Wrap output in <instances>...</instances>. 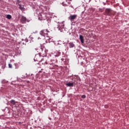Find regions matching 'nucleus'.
Listing matches in <instances>:
<instances>
[{
	"mask_svg": "<svg viewBox=\"0 0 129 129\" xmlns=\"http://www.w3.org/2000/svg\"><path fill=\"white\" fill-rule=\"evenodd\" d=\"M48 68H49V69H52V67H49Z\"/></svg>",
	"mask_w": 129,
	"mask_h": 129,
	"instance_id": "nucleus-15",
	"label": "nucleus"
},
{
	"mask_svg": "<svg viewBox=\"0 0 129 129\" xmlns=\"http://www.w3.org/2000/svg\"><path fill=\"white\" fill-rule=\"evenodd\" d=\"M75 46V45L74 44V43H73V42H70L69 43L70 48H74V47Z\"/></svg>",
	"mask_w": 129,
	"mask_h": 129,
	"instance_id": "nucleus-9",
	"label": "nucleus"
},
{
	"mask_svg": "<svg viewBox=\"0 0 129 129\" xmlns=\"http://www.w3.org/2000/svg\"><path fill=\"white\" fill-rule=\"evenodd\" d=\"M77 18V15H71L70 17L69 18V20H70L71 22H73L75 19Z\"/></svg>",
	"mask_w": 129,
	"mask_h": 129,
	"instance_id": "nucleus-3",
	"label": "nucleus"
},
{
	"mask_svg": "<svg viewBox=\"0 0 129 129\" xmlns=\"http://www.w3.org/2000/svg\"><path fill=\"white\" fill-rule=\"evenodd\" d=\"M100 10V12H102V10H100V9H99Z\"/></svg>",
	"mask_w": 129,
	"mask_h": 129,
	"instance_id": "nucleus-19",
	"label": "nucleus"
},
{
	"mask_svg": "<svg viewBox=\"0 0 129 129\" xmlns=\"http://www.w3.org/2000/svg\"><path fill=\"white\" fill-rule=\"evenodd\" d=\"M66 85L67 86H69V87L73 86V85H74V84H73V83H67Z\"/></svg>",
	"mask_w": 129,
	"mask_h": 129,
	"instance_id": "nucleus-10",
	"label": "nucleus"
},
{
	"mask_svg": "<svg viewBox=\"0 0 129 129\" xmlns=\"http://www.w3.org/2000/svg\"><path fill=\"white\" fill-rule=\"evenodd\" d=\"M45 64H48V62H45Z\"/></svg>",
	"mask_w": 129,
	"mask_h": 129,
	"instance_id": "nucleus-18",
	"label": "nucleus"
},
{
	"mask_svg": "<svg viewBox=\"0 0 129 129\" xmlns=\"http://www.w3.org/2000/svg\"><path fill=\"white\" fill-rule=\"evenodd\" d=\"M19 9L20 10H21V11H22V12H24V11H25V8L23 5H19Z\"/></svg>",
	"mask_w": 129,
	"mask_h": 129,
	"instance_id": "nucleus-7",
	"label": "nucleus"
},
{
	"mask_svg": "<svg viewBox=\"0 0 129 129\" xmlns=\"http://www.w3.org/2000/svg\"><path fill=\"white\" fill-rule=\"evenodd\" d=\"M49 65H52L53 63H48Z\"/></svg>",
	"mask_w": 129,
	"mask_h": 129,
	"instance_id": "nucleus-16",
	"label": "nucleus"
},
{
	"mask_svg": "<svg viewBox=\"0 0 129 129\" xmlns=\"http://www.w3.org/2000/svg\"><path fill=\"white\" fill-rule=\"evenodd\" d=\"M50 33L48 29L42 30L40 31V34L41 36H45V35H48V33Z\"/></svg>",
	"mask_w": 129,
	"mask_h": 129,
	"instance_id": "nucleus-2",
	"label": "nucleus"
},
{
	"mask_svg": "<svg viewBox=\"0 0 129 129\" xmlns=\"http://www.w3.org/2000/svg\"><path fill=\"white\" fill-rule=\"evenodd\" d=\"M36 51L38 50L39 52V55H36L35 57V59H36L37 61L38 62H40L42 61V58H41V55H43V56H46L47 55V51L46 50V49L43 48L41 44H39L37 46L36 48H35Z\"/></svg>",
	"mask_w": 129,
	"mask_h": 129,
	"instance_id": "nucleus-1",
	"label": "nucleus"
},
{
	"mask_svg": "<svg viewBox=\"0 0 129 129\" xmlns=\"http://www.w3.org/2000/svg\"><path fill=\"white\" fill-rule=\"evenodd\" d=\"M18 102H16V101L15 100H11L10 101V103H11V104H13V105H16V103H17Z\"/></svg>",
	"mask_w": 129,
	"mask_h": 129,
	"instance_id": "nucleus-8",
	"label": "nucleus"
},
{
	"mask_svg": "<svg viewBox=\"0 0 129 129\" xmlns=\"http://www.w3.org/2000/svg\"><path fill=\"white\" fill-rule=\"evenodd\" d=\"M9 67L10 68H13V66L11 63H9Z\"/></svg>",
	"mask_w": 129,
	"mask_h": 129,
	"instance_id": "nucleus-12",
	"label": "nucleus"
},
{
	"mask_svg": "<svg viewBox=\"0 0 129 129\" xmlns=\"http://www.w3.org/2000/svg\"><path fill=\"white\" fill-rule=\"evenodd\" d=\"M112 11L110 9H106L105 10L106 14L107 16H111Z\"/></svg>",
	"mask_w": 129,
	"mask_h": 129,
	"instance_id": "nucleus-4",
	"label": "nucleus"
},
{
	"mask_svg": "<svg viewBox=\"0 0 129 129\" xmlns=\"http://www.w3.org/2000/svg\"><path fill=\"white\" fill-rule=\"evenodd\" d=\"M21 22L22 24H26V22H27V18L24 16H22L21 19Z\"/></svg>",
	"mask_w": 129,
	"mask_h": 129,
	"instance_id": "nucleus-5",
	"label": "nucleus"
},
{
	"mask_svg": "<svg viewBox=\"0 0 129 129\" xmlns=\"http://www.w3.org/2000/svg\"><path fill=\"white\" fill-rule=\"evenodd\" d=\"M39 72H41V71H39Z\"/></svg>",
	"mask_w": 129,
	"mask_h": 129,
	"instance_id": "nucleus-21",
	"label": "nucleus"
},
{
	"mask_svg": "<svg viewBox=\"0 0 129 129\" xmlns=\"http://www.w3.org/2000/svg\"><path fill=\"white\" fill-rule=\"evenodd\" d=\"M82 98H86V96H85V95H82Z\"/></svg>",
	"mask_w": 129,
	"mask_h": 129,
	"instance_id": "nucleus-13",
	"label": "nucleus"
},
{
	"mask_svg": "<svg viewBox=\"0 0 129 129\" xmlns=\"http://www.w3.org/2000/svg\"><path fill=\"white\" fill-rule=\"evenodd\" d=\"M105 108H108V105H105Z\"/></svg>",
	"mask_w": 129,
	"mask_h": 129,
	"instance_id": "nucleus-14",
	"label": "nucleus"
},
{
	"mask_svg": "<svg viewBox=\"0 0 129 129\" xmlns=\"http://www.w3.org/2000/svg\"><path fill=\"white\" fill-rule=\"evenodd\" d=\"M80 40L82 44H83L84 43V39L83 38V36L80 35Z\"/></svg>",
	"mask_w": 129,
	"mask_h": 129,
	"instance_id": "nucleus-6",
	"label": "nucleus"
},
{
	"mask_svg": "<svg viewBox=\"0 0 129 129\" xmlns=\"http://www.w3.org/2000/svg\"><path fill=\"white\" fill-rule=\"evenodd\" d=\"M7 18L9 20H11V19H12V16L11 15H8Z\"/></svg>",
	"mask_w": 129,
	"mask_h": 129,
	"instance_id": "nucleus-11",
	"label": "nucleus"
},
{
	"mask_svg": "<svg viewBox=\"0 0 129 129\" xmlns=\"http://www.w3.org/2000/svg\"><path fill=\"white\" fill-rule=\"evenodd\" d=\"M17 2H18V3H20V1L19 0H18Z\"/></svg>",
	"mask_w": 129,
	"mask_h": 129,
	"instance_id": "nucleus-17",
	"label": "nucleus"
},
{
	"mask_svg": "<svg viewBox=\"0 0 129 129\" xmlns=\"http://www.w3.org/2000/svg\"><path fill=\"white\" fill-rule=\"evenodd\" d=\"M61 61H63V58H61Z\"/></svg>",
	"mask_w": 129,
	"mask_h": 129,
	"instance_id": "nucleus-20",
	"label": "nucleus"
}]
</instances>
